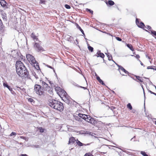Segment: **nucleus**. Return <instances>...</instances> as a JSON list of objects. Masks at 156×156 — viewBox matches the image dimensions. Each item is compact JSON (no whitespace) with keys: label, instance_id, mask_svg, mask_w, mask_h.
Masks as SVG:
<instances>
[{"label":"nucleus","instance_id":"obj_1","mask_svg":"<svg viewBox=\"0 0 156 156\" xmlns=\"http://www.w3.org/2000/svg\"><path fill=\"white\" fill-rule=\"evenodd\" d=\"M42 88L44 90L47 91L51 95H53V91L52 88L49 86L45 82L42 81Z\"/></svg>","mask_w":156,"mask_h":156},{"label":"nucleus","instance_id":"obj_2","mask_svg":"<svg viewBox=\"0 0 156 156\" xmlns=\"http://www.w3.org/2000/svg\"><path fill=\"white\" fill-rule=\"evenodd\" d=\"M16 70L17 74L21 77H25L28 75V72L26 69L24 70L19 69Z\"/></svg>","mask_w":156,"mask_h":156},{"label":"nucleus","instance_id":"obj_3","mask_svg":"<svg viewBox=\"0 0 156 156\" xmlns=\"http://www.w3.org/2000/svg\"><path fill=\"white\" fill-rule=\"evenodd\" d=\"M34 90L36 93L39 95H42L44 94V92L41 86L38 84H35L34 86Z\"/></svg>","mask_w":156,"mask_h":156},{"label":"nucleus","instance_id":"obj_4","mask_svg":"<svg viewBox=\"0 0 156 156\" xmlns=\"http://www.w3.org/2000/svg\"><path fill=\"white\" fill-rule=\"evenodd\" d=\"M26 56L27 60L30 64L34 65L36 63V61L33 55L30 54H27L26 55Z\"/></svg>","mask_w":156,"mask_h":156},{"label":"nucleus","instance_id":"obj_5","mask_svg":"<svg viewBox=\"0 0 156 156\" xmlns=\"http://www.w3.org/2000/svg\"><path fill=\"white\" fill-rule=\"evenodd\" d=\"M58 103H59V101H58L53 98H51L49 99L48 101V104L50 106L54 108L57 105Z\"/></svg>","mask_w":156,"mask_h":156},{"label":"nucleus","instance_id":"obj_6","mask_svg":"<svg viewBox=\"0 0 156 156\" xmlns=\"http://www.w3.org/2000/svg\"><path fill=\"white\" fill-rule=\"evenodd\" d=\"M34 47L38 51H44V49L41 45V44L39 42H35L34 45Z\"/></svg>","mask_w":156,"mask_h":156},{"label":"nucleus","instance_id":"obj_7","mask_svg":"<svg viewBox=\"0 0 156 156\" xmlns=\"http://www.w3.org/2000/svg\"><path fill=\"white\" fill-rule=\"evenodd\" d=\"M16 69H19L24 70L25 69H26L23 64L20 61H18L16 62Z\"/></svg>","mask_w":156,"mask_h":156},{"label":"nucleus","instance_id":"obj_8","mask_svg":"<svg viewBox=\"0 0 156 156\" xmlns=\"http://www.w3.org/2000/svg\"><path fill=\"white\" fill-rule=\"evenodd\" d=\"M78 116H76L75 118L76 120L78 121H79L80 119V118H78V117H79L80 118H81L82 119H84L86 121V120L87 119L89 116V115H86L84 114H82L81 113L78 114Z\"/></svg>","mask_w":156,"mask_h":156},{"label":"nucleus","instance_id":"obj_9","mask_svg":"<svg viewBox=\"0 0 156 156\" xmlns=\"http://www.w3.org/2000/svg\"><path fill=\"white\" fill-rule=\"evenodd\" d=\"M86 121L94 125H95L97 123V121L89 115L86 120Z\"/></svg>","mask_w":156,"mask_h":156},{"label":"nucleus","instance_id":"obj_10","mask_svg":"<svg viewBox=\"0 0 156 156\" xmlns=\"http://www.w3.org/2000/svg\"><path fill=\"white\" fill-rule=\"evenodd\" d=\"M64 107L62 103L59 101V103H57V105L54 108V109L61 112L63 110Z\"/></svg>","mask_w":156,"mask_h":156},{"label":"nucleus","instance_id":"obj_11","mask_svg":"<svg viewBox=\"0 0 156 156\" xmlns=\"http://www.w3.org/2000/svg\"><path fill=\"white\" fill-rule=\"evenodd\" d=\"M136 25L139 27L141 28L144 29L145 27V26L143 23L140 22L139 20L138 19L136 18Z\"/></svg>","mask_w":156,"mask_h":156},{"label":"nucleus","instance_id":"obj_12","mask_svg":"<svg viewBox=\"0 0 156 156\" xmlns=\"http://www.w3.org/2000/svg\"><path fill=\"white\" fill-rule=\"evenodd\" d=\"M58 94L60 98H67L68 95L66 92L63 90H62Z\"/></svg>","mask_w":156,"mask_h":156},{"label":"nucleus","instance_id":"obj_13","mask_svg":"<svg viewBox=\"0 0 156 156\" xmlns=\"http://www.w3.org/2000/svg\"><path fill=\"white\" fill-rule=\"evenodd\" d=\"M62 100L68 104H71L73 100L72 98H62Z\"/></svg>","mask_w":156,"mask_h":156},{"label":"nucleus","instance_id":"obj_14","mask_svg":"<svg viewBox=\"0 0 156 156\" xmlns=\"http://www.w3.org/2000/svg\"><path fill=\"white\" fill-rule=\"evenodd\" d=\"M76 140L74 137L72 136L69 139L68 144H73L76 141Z\"/></svg>","mask_w":156,"mask_h":156},{"label":"nucleus","instance_id":"obj_15","mask_svg":"<svg viewBox=\"0 0 156 156\" xmlns=\"http://www.w3.org/2000/svg\"><path fill=\"white\" fill-rule=\"evenodd\" d=\"M76 143L79 146H86L89 145V144H83L78 139L76 140Z\"/></svg>","mask_w":156,"mask_h":156},{"label":"nucleus","instance_id":"obj_16","mask_svg":"<svg viewBox=\"0 0 156 156\" xmlns=\"http://www.w3.org/2000/svg\"><path fill=\"white\" fill-rule=\"evenodd\" d=\"M135 77L136 79L135 80L137 82H143V79L142 77L138 76H135Z\"/></svg>","mask_w":156,"mask_h":156},{"label":"nucleus","instance_id":"obj_17","mask_svg":"<svg viewBox=\"0 0 156 156\" xmlns=\"http://www.w3.org/2000/svg\"><path fill=\"white\" fill-rule=\"evenodd\" d=\"M96 79L99 82V83L103 85H105V84L103 81L100 78V77L98 76L96 74Z\"/></svg>","mask_w":156,"mask_h":156},{"label":"nucleus","instance_id":"obj_18","mask_svg":"<svg viewBox=\"0 0 156 156\" xmlns=\"http://www.w3.org/2000/svg\"><path fill=\"white\" fill-rule=\"evenodd\" d=\"M0 12L3 19L6 20L7 18L6 14L3 10L0 11Z\"/></svg>","mask_w":156,"mask_h":156},{"label":"nucleus","instance_id":"obj_19","mask_svg":"<svg viewBox=\"0 0 156 156\" xmlns=\"http://www.w3.org/2000/svg\"><path fill=\"white\" fill-rule=\"evenodd\" d=\"M106 3L107 5L110 6L113 5L115 4L114 2L112 0H108V2H106Z\"/></svg>","mask_w":156,"mask_h":156},{"label":"nucleus","instance_id":"obj_20","mask_svg":"<svg viewBox=\"0 0 156 156\" xmlns=\"http://www.w3.org/2000/svg\"><path fill=\"white\" fill-rule=\"evenodd\" d=\"M3 85L5 87H6L9 90L12 91V89L10 86H9L7 83H3Z\"/></svg>","mask_w":156,"mask_h":156},{"label":"nucleus","instance_id":"obj_21","mask_svg":"<svg viewBox=\"0 0 156 156\" xmlns=\"http://www.w3.org/2000/svg\"><path fill=\"white\" fill-rule=\"evenodd\" d=\"M126 45L132 51H134V49L133 46H132V45L131 44L126 43Z\"/></svg>","mask_w":156,"mask_h":156},{"label":"nucleus","instance_id":"obj_22","mask_svg":"<svg viewBox=\"0 0 156 156\" xmlns=\"http://www.w3.org/2000/svg\"><path fill=\"white\" fill-rule=\"evenodd\" d=\"M0 4L2 6L5 7L6 6V2L4 0H2L0 2Z\"/></svg>","mask_w":156,"mask_h":156},{"label":"nucleus","instance_id":"obj_23","mask_svg":"<svg viewBox=\"0 0 156 156\" xmlns=\"http://www.w3.org/2000/svg\"><path fill=\"white\" fill-rule=\"evenodd\" d=\"M31 37L34 40H36V41H38V39L37 37L35 35L34 33H32L31 35Z\"/></svg>","mask_w":156,"mask_h":156},{"label":"nucleus","instance_id":"obj_24","mask_svg":"<svg viewBox=\"0 0 156 156\" xmlns=\"http://www.w3.org/2000/svg\"><path fill=\"white\" fill-rule=\"evenodd\" d=\"M55 90L57 92L58 94L60 92L62 89L60 87H56L55 88Z\"/></svg>","mask_w":156,"mask_h":156},{"label":"nucleus","instance_id":"obj_25","mask_svg":"<svg viewBox=\"0 0 156 156\" xmlns=\"http://www.w3.org/2000/svg\"><path fill=\"white\" fill-rule=\"evenodd\" d=\"M133 54L135 55H131L132 56H134L135 57L136 59H137V60L139 61V60H140L139 59L140 58V55H136L135 54V52H133Z\"/></svg>","mask_w":156,"mask_h":156},{"label":"nucleus","instance_id":"obj_26","mask_svg":"<svg viewBox=\"0 0 156 156\" xmlns=\"http://www.w3.org/2000/svg\"><path fill=\"white\" fill-rule=\"evenodd\" d=\"M120 69L121 71L124 72L126 74H128L129 73L122 66H121L120 67Z\"/></svg>","mask_w":156,"mask_h":156},{"label":"nucleus","instance_id":"obj_27","mask_svg":"<svg viewBox=\"0 0 156 156\" xmlns=\"http://www.w3.org/2000/svg\"><path fill=\"white\" fill-rule=\"evenodd\" d=\"M97 54L98 55V57H100L102 58H104L105 57V55L102 53L100 52L99 53L97 52Z\"/></svg>","mask_w":156,"mask_h":156},{"label":"nucleus","instance_id":"obj_28","mask_svg":"<svg viewBox=\"0 0 156 156\" xmlns=\"http://www.w3.org/2000/svg\"><path fill=\"white\" fill-rule=\"evenodd\" d=\"M3 27L4 25L2 23V20L0 19V30H2Z\"/></svg>","mask_w":156,"mask_h":156},{"label":"nucleus","instance_id":"obj_29","mask_svg":"<svg viewBox=\"0 0 156 156\" xmlns=\"http://www.w3.org/2000/svg\"><path fill=\"white\" fill-rule=\"evenodd\" d=\"M77 27L82 32V34L84 35V33L83 30L81 28V27L78 24L77 25Z\"/></svg>","mask_w":156,"mask_h":156},{"label":"nucleus","instance_id":"obj_30","mask_svg":"<svg viewBox=\"0 0 156 156\" xmlns=\"http://www.w3.org/2000/svg\"><path fill=\"white\" fill-rule=\"evenodd\" d=\"M88 48L89 50L91 52H93V51L94 48L92 47H91V46H88Z\"/></svg>","mask_w":156,"mask_h":156},{"label":"nucleus","instance_id":"obj_31","mask_svg":"<svg viewBox=\"0 0 156 156\" xmlns=\"http://www.w3.org/2000/svg\"><path fill=\"white\" fill-rule=\"evenodd\" d=\"M84 156H94L90 152L86 153Z\"/></svg>","mask_w":156,"mask_h":156},{"label":"nucleus","instance_id":"obj_32","mask_svg":"<svg viewBox=\"0 0 156 156\" xmlns=\"http://www.w3.org/2000/svg\"><path fill=\"white\" fill-rule=\"evenodd\" d=\"M127 107L129 108L130 110L132 109V107L130 103H128L127 105Z\"/></svg>","mask_w":156,"mask_h":156},{"label":"nucleus","instance_id":"obj_33","mask_svg":"<svg viewBox=\"0 0 156 156\" xmlns=\"http://www.w3.org/2000/svg\"><path fill=\"white\" fill-rule=\"evenodd\" d=\"M140 154L144 156H148V155L147 154L146 152L144 151H141Z\"/></svg>","mask_w":156,"mask_h":156},{"label":"nucleus","instance_id":"obj_34","mask_svg":"<svg viewBox=\"0 0 156 156\" xmlns=\"http://www.w3.org/2000/svg\"><path fill=\"white\" fill-rule=\"evenodd\" d=\"M86 11H87V12H89L90 13H91V14H93V12L92 10L89 9H86Z\"/></svg>","mask_w":156,"mask_h":156},{"label":"nucleus","instance_id":"obj_35","mask_svg":"<svg viewBox=\"0 0 156 156\" xmlns=\"http://www.w3.org/2000/svg\"><path fill=\"white\" fill-rule=\"evenodd\" d=\"M38 129L41 133H43L44 132V129L42 127H39Z\"/></svg>","mask_w":156,"mask_h":156},{"label":"nucleus","instance_id":"obj_36","mask_svg":"<svg viewBox=\"0 0 156 156\" xmlns=\"http://www.w3.org/2000/svg\"><path fill=\"white\" fill-rule=\"evenodd\" d=\"M45 1L44 0H40V4H44L45 3Z\"/></svg>","mask_w":156,"mask_h":156},{"label":"nucleus","instance_id":"obj_37","mask_svg":"<svg viewBox=\"0 0 156 156\" xmlns=\"http://www.w3.org/2000/svg\"><path fill=\"white\" fill-rule=\"evenodd\" d=\"M16 135V133L14 132H12L10 135V136H12L13 135Z\"/></svg>","mask_w":156,"mask_h":156},{"label":"nucleus","instance_id":"obj_38","mask_svg":"<svg viewBox=\"0 0 156 156\" xmlns=\"http://www.w3.org/2000/svg\"><path fill=\"white\" fill-rule=\"evenodd\" d=\"M65 7H66V8L67 9H69L71 8L70 5H67V4L65 5Z\"/></svg>","mask_w":156,"mask_h":156},{"label":"nucleus","instance_id":"obj_39","mask_svg":"<svg viewBox=\"0 0 156 156\" xmlns=\"http://www.w3.org/2000/svg\"><path fill=\"white\" fill-rule=\"evenodd\" d=\"M151 33L153 34L155 36H156V31L153 30L151 31Z\"/></svg>","mask_w":156,"mask_h":156},{"label":"nucleus","instance_id":"obj_40","mask_svg":"<svg viewBox=\"0 0 156 156\" xmlns=\"http://www.w3.org/2000/svg\"><path fill=\"white\" fill-rule=\"evenodd\" d=\"M49 83H50L51 86V87H55L54 84L53 82H52L51 81H50L49 82Z\"/></svg>","mask_w":156,"mask_h":156},{"label":"nucleus","instance_id":"obj_41","mask_svg":"<svg viewBox=\"0 0 156 156\" xmlns=\"http://www.w3.org/2000/svg\"><path fill=\"white\" fill-rule=\"evenodd\" d=\"M28 101H29L31 103L32 102L34 101L33 100V99L32 98H29L28 99Z\"/></svg>","mask_w":156,"mask_h":156},{"label":"nucleus","instance_id":"obj_42","mask_svg":"<svg viewBox=\"0 0 156 156\" xmlns=\"http://www.w3.org/2000/svg\"><path fill=\"white\" fill-rule=\"evenodd\" d=\"M115 38L117 40L119 41H121L122 40V39L121 38L118 37H116Z\"/></svg>","mask_w":156,"mask_h":156},{"label":"nucleus","instance_id":"obj_43","mask_svg":"<svg viewBox=\"0 0 156 156\" xmlns=\"http://www.w3.org/2000/svg\"><path fill=\"white\" fill-rule=\"evenodd\" d=\"M147 69H154V68H153V66H148L147 67Z\"/></svg>","mask_w":156,"mask_h":156},{"label":"nucleus","instance_id":"obj_44","mask_svg":"<svg viewBox=\"0 0 156 156\" xmlns=\"http://www.w3.org/2000/svg\"><path fill=\"white\" fill-rule=\"evenodd\" d=\"M108 59L109 60H111V59H112V57L111 56L108 55Z\"/></svg>","mask_w":156,"mask_h":156},{"label":"nucleus","instance_id":"obj_45","mask_svg":"<svg viewBox=\"0 0 156 156\" xmlns=\"http://www.w3.org/2000/svg\"><path fill=\"white\" fill-rule=\"evenodd\" d=\"M147 28L149 30H151V27L150 26H147Z\"/></svg>","mask_w":156,"mask_h":156},{"label":"nucleus","instance_id":"obj_46","mask_svg":"<svg viewBox=\"0 0 156 156\" xmlns=\"http://www.w3.org/2000/svg\"><path fill=\"white\" fill-rule=\"evenodd\" d=\"M139 61L140 62V64L142 66H144V65L143 63L141 62V61L140 60H139Z\"/></svg>","mask_w":156,"mask_h":156},{"label":"nucleus","instance_id":"obj_47","mask_svg":"<svg viewBox=\"0 0 156 156\" xmlns=\"http://www.w3.org/2000/svg\"><path fill=\"white\" fill-rule=\"evenodd\" d=\"M20 156H28V155L26 154H21Z\"/></svg>","mask_w":156,"mask_h":156},{"label":"nucleus","instance_id":"obj_48","mask_svg":"<svg viewBox=\"0 0 156 156\" xmlns=\"http://www.w3.org/2000/svg\"><path fill=\"white\" fill-rule=\"evenodd\" d=\"M146 57H147L149 59H150V57L149 56H148L147 55H146Z\"/></svg>","mask_w":156,"mask_h":156},{"label":"nucleus","instance_id":"obj_49","mask_svg":"<svg viewBox=\"0 0 156 156\" xmlns=\"http://www.w3.org/2000/svg\"><path fill=\"white\" fill-rule=\"evenodd\" d=\"M82 87V88H83V89H87L86 87Z\"/></svg>","mask_w":156,"mask_h":156},{"label":"nucleus","instance_id":"obj_50","mask_svg":"<svg viewBox=\"0 0 156 156\" xmlns=\"http://www.w3.org/2000/svg\"><path fill=\"white\" fill-rule=\"evenodd\" d=\"M145 30L147 32H148V31L146 30Z\"/></svg>","mask_w":156,"mask_h":156},{"label":"nucleus","instance_id":"obj_51","mask_svg":"<svg viewBox=\"0 0 156 156\" xmlns=\"http://www.w3.org/2000/svg\"><path fill=\"white\" fill-rule=\"evenodd\" d=\"M155 124L156 125V121H155Z\"/></svg>","mask_w":156,"mask_h":156},{"label":"nucleus","instance_id":"obj_52","mask_svg":"<svg viewBox=\"0 0 156 156\" xmlns=\"http://www.w3.org/2000/svg\"><path fill=\"white\" fill-rule=\"evenodd\" d=\"M155 95H156V94L155 93H153Z\"/></svg>","mask_w":156,"mask_h":156},{"label":"nucleus","instance_id":"obj_53","mask_svg":"<svg viewBox=\"0 0 156 156\" xmlns=\"http://www.w3.org/2000/svg\"><path fill=\"white\" fill-rule=\"evenodd\" d=\"M0 156H1V154H0Z\"/></svg>","mask_w":156,"mask_h":156}]
</instances>
